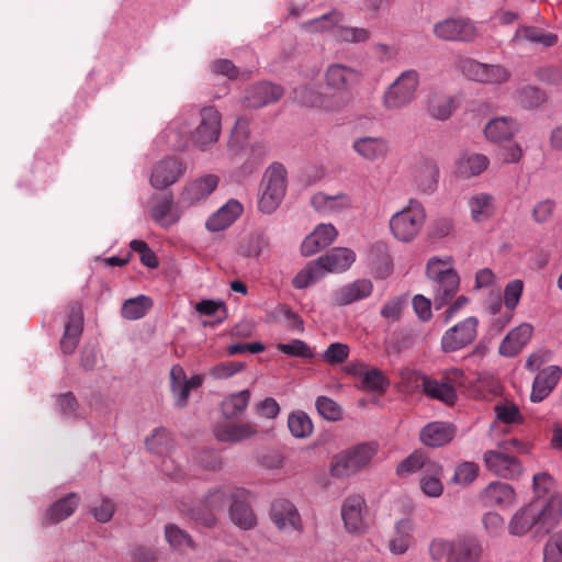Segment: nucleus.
<instances>
[{
  "instance_id": "obj_62",
  "label": "nucleus",
  "mask_w": 562,
  "mask_h": 562,
  "mask_svg": "<svg viewBox=\"0 0 562 562\" xmlns=\"http://www.w3.org/2000/svg\"><path fill=\"white\" fill-rule=\"evenodd\" d=\"M245 364L239 361H225L215 364L210 369V375L216 380L228 379L243 371Z\"/></svg>"
},
{
  "instance_id": "obj_59",
  "label": "nucleus",
  "mask_w": 562,
  "mask_h": 562,
  "mask_svg": "<svg viewBox=\"0 0 562 562\" xmlns=\"http://www.w3.org/2000/svg\"><path fill=\"white\" fill-rule=\"evenodd\" d=\"M494 411L496 418L504 424H520L524 419L518 406L513 402L496 404Z\"/></svg>"
},
{
  "instance_id": "obj_44",
  "label": "nucleus",
  "mask_w": 562,
  "mask_h": 562,
  "mask_svg": "<svg viewBox=\"0 0 562 562\" xmlns=\"http://www.w3.org/2000/svg\"><path fill=\"white\" fill-rule=\"evenodd\" d=\"M250 401V392L248 390L231 394L222 402V414L226 419L235 418L244 413Z\"/></svg>"
},
{
  "instance_id": "obj_5",
  "label": "nucleus",
  "mask_w": 562,
  "mask_h": 562,
  "mask_svg": "<svg viewBox=\"0 0 562 562\" xmlns=\"http://www.w3.org/2000/svg\"><path fill=\"white\" fill-rule=\"evenodd\" d=\"M460 372L454 370L441 376L432 379L423 373L406 370L402 372V379L414 384L415 387H422L423 392L430 398L438 400L447 405H453L457 401V381Z\"/></svg>"
},
{
  "instance_id": "obj_53",
  "label": "nucleus",
  "mask_w": 562,
  "mask_h": 562,
  "mask_svg": "<svg viewBox=\"0 0 562 562\" xmlns=\"http://www.w3.org/2000/svg\"><path fill=\"white\" fill-rule=\"evenodd\" d=\"M361 384L364 390L383 393L390 382L381 370L371 368L361 373Z\"/></svg>"
},
{
  "instance_id": "obj_64",
  "label": "nucleus",
  "mask_w": 562,
  "mask_h": 562,
  "mask_svg": "<svg viewBox=\"0 0 562 562\" xmlns=\"http://www.w3.org/2000/svg\"><path fill=\"white\" fill-rule=\"evenodd\" d=\"M543 562H562V532L555 533L546 544Z\"/></svg>"
},
{
  "instance_id": "obj_46",
  "label": "nucleus",
  "mask_w": 562,
  "mask_h": 562,
  "mask_svg": "<svg viewBox=\"0 0 562 562\" xmlns=\"http://www.w3.org/2000/svg\"><path fill=\"white\" fill-rule=\"evenodd\" d=\"M173 207L172 194L164 195L155 206L150 210L151 218L162 227H168L177 222V217L172 216Z\"/></svg>"
},
{
  "instance_id": "obj_2",
  "label": "nucleus",
  "mask_w": 562,
  "mask_h": 562,
  "mask_svg": "<svg viewBox=\"0 0 562 562\" xmlns=\"http://www.w3.org/2000/svg\"><path fill=\"white\" fill-rule=\"evenodd\" d=\"M529 445L518 439L505 440L496 449L487 450L483 454L486 469L494 475L514 480L522 473V465L516 454L528 453Z\"/></svg>"
},
{
  "instance_id": "obj_12",
  "label": "nucleus",
  "mask_w": 562,
  "mask_h": 562,
  "mask_svg": "<svg viewBox=\"0 0 562 562\" xmlns=\"http://www.w3.org/2000/svg\"><path fill=\"white\" fill-rule=\"evenodd\" d=\"M293 100L301 105L325 111H340L349 104L347 94H324L315 85H302L293 90Z\"/></svg>"
},
{
  "instance_id": "obj_27",
  "label": "nucleus",
  "mask_w": 562,
  "mask_h": 562,
  "mask_svg": "<svg viewBox=\"0 0 562 562\" xmlns=\"http://www.w3.org/2000/svg\"><path fill=\"white\" fill-rule=\"evenodd\" d=\"M218 184V177L215 175H205L191 183L182 191L180 202L184 205H192L206 199Z\"/></svg>"
},
{
  "instance_id": "obj_21",
  "label": "nucleus",
  "mask_w": 562,
  "mask_h": 562,
  "mask_svg": "<svg viewBox=\"0 0 562 562\" xmlns=\"http://www.w3.org/2000/svg\"><path fill=\"white\" fill-rule=\"evenodd\" d=\"M228 513L231 520L241 529H251L257 524L256 515L249 504V492L244 488H236Z\"/></svg>"
},
{
  "instance_id": "obj_39",
  "label": "nucleus",
  "mask_w": 562,
  "mask_h": 562,
  "mask_svg": "<svg viewBox=\"0 0 562 562\" xmlns=\"http://www.w3.org/2000/svg\"><path fill=\"white\" fill-rule=\"evenodd\" d=\"M269 237L263 232L257 231L240 241L238 254L244 258L258 259L269 251Z\"/></svg>"
},
{
  "instance_id": "obj_47",
  "label": "nucleus",
  "mask_w": 562,
  "mask_h": 562,
  "mask_svg": "<svg viewBox=\"0 0 562 562\" xmlns=\"http://www.w3.org/2000/svg\"><path fill=\"white\" fill-rule=\"evenodd\" d=\"M369 261L381 277L387 276L391 271L387 245L383 241L373 244L369 251Z\"/></svg>"
},
{
  "instance_id": "obj_31",
  "label": "nucleus",
  "mask_w": 562,
  "mask_h": 562,
  "mask_svg": "<svg viewBox=\"0 0 562 562\" xmlns=\"http://www.w3.org/2000/svg\"><path fill=\"white\" fill-rule=\"evenodd\" d=\"M244 207L237 200H228L214 212L206 221L205 227L210 232H220L229 227L243 213Z\"/></svg>"
},
{
  "instance_id": "obj_36",
  "label": "nucleus",
  "mask_w": 562,
  "mask_h": 562,
  "mask_svg": "<svg viewBox=\"0 0 562 562\" xmlns=\"http://www.w3.org/2000/svg\"><path fill=\"white\" fill-rule=\"evenodd\" d=\"M480 497L487 507L509 505L515 499V492L507 483L492 482L483 490Z\"/></svg>"
},
{
  "instance_id": "obj_24",
  "label": "nucleus",
  "mask_w": 562,
  "mask_h": 562,
  "mask_svg": "<svg viewBox=\"0 0 562 562\" xmlns=\"http://www.w3.org/2000/svg\"><path fill=\"white\" fill-rule=\"evenodd\" d=\"M456 436V427L445 422H431L424 426L419 432L423 445L439 448L449 443Z\"/></svg>"
},
{
  "instance_id": "obj_56",
  "label": "nucleus",
  "mask_w": 562,
  "mask_h": 562,
  "mask_svg": "<svg viewBox=\"0 0 562 562\" xmlns=\"http://www.w3.org/2000/svg\"><path fill=\"white\" fill-rule=\"evenodd\" d=\"M249 137V124L248 121L244 117H239L235 126L231 133L228 147L231 150H234L235 154L243 149L248 142Z\"/></svg>"
},
{
  "instance_id": "obj_50",
  "label": "nucleus",
  "mask_w": 562,
  "mask_h": 562,
  "mask_svg": "<svg viewBox=\"0 0 562 562\" xmlns=\"http://www.w3.org/2000/svg\"><path fill=\"white\" fill-rule=\"evenodd\" d=\"M342 20V13L334 10L319 18L308 21L304 24V27L310 32L330 31L334 34V29L337 26V24L341 23Z\"/></svg>"
},
{
  "instance_id": "obj_37",
  "label": "nucleus",
  "mask_w": 562,
  "mask_h": 562,
  "mask_svg": "<svg viewBox=\"0 0 562 562\" xmlns=\"http://www.w3.org/2000/svg\"><path fill=\"white\" fill-rule=\"evenodd\" d=\"M468 206L472 221L482 223L495 213V198L486 192H479L469 198Z\"/></svg>"
},
{
  "instance_id": "obj_26",
  "label": "nucleus",
  "mask_w": 562,
  "mask_h": 562,
  "mask_svg": "<svg viewBox=\"0 0 562 562\" xmlns=\"http://www.w3.org/2000/svg\"><path fill=\"white\" fill-rule=\"evenodd\" d=\"M439 168L428 159L419 161L413 170V183L422 194H431L438 184Z\"/></svg>"
},
{
  "instance_id": "obj_15",
  "label": "nucleus",
  "mask_w": 562,
  "mask_h": 562,
  "mask_svg": "<svg viewBox=\"0 0 562 562\" xmlns=\"http://www.w3.org/2000/svg\"><path fill=\"white\" fill-rule=\"evenodd\" d=\"M434 34L442 41L471 42L477 35L474 23L464 18H448L434 24Z\"/></svg>"
},
{
  "instance_id": "obj_7",
  "label": "nucleus",
  "mask_w": 562,
  "mask_h": 562,
  "mask_svg": "<svg viewBox=\"0 0 562 562\" xmlns=\"http://www.w3.org/2000/svg\"><path fill=\"white\" fill-rule=\"evenodd\" d=\"M236 488L232 485H222L209 490L196 505L188 509V515L203 526H214L217 514L232 503Z\"/></svg>"
},
{
  "instance_id": "obj_35",
  "label": "nucleus",
  "mask_w": 562,
  "mask_h": 562,
  "mask_svg": "<svg viewBox=\"0 0 562 562\" xmlns=\"http://www.w3.org/2000/svg\"><path fill=\"white\" fill-rule=\"evenodd\" d=\"M312 206L324 213H338L351 207L352 200L346 193L328 195L323 192L315 193L311 199Z\"/></svg>"
},
{
  "instance_id": "obj_60",
  "label": "nucleus",
  "mask_w": 562,
  "mask_h": 562,
  "mask_svg": "<svg viewBox=\"0 0 562 562\" xmlns=\"http://www.w3.org/2000/svg\"><path fill=\"white\" fill-rule=\"evenodd\" d=\"M277 349L284 355L290 357H299L303 359H308L314 356L310 346L300 339H293L288 344L280 342L277 345Z\"/></svg>"
},
{
  "instance_id": "obj_11",
  "label": "nucleus",
  "mask_w": 562,
  "mask_h": 562,
  "mask_svg": "<svg viewBox=\"0 0 562 562\" xmlns=\"http://www.w3.org/2000/svg\"><path fill=\"white\" fill-rule=\"evenodd\" d=\"M221 131V113L213 106H205L200 111L198 126L190 132V139L194 147L205 151L217 143Z\"/></svg>"
},
{
  "instance_id": "obj_48",
  "label": "nucleus",
  "mask_w": 562,
  "mask_h": 562,
  "mask_svg": "<svg viewBox=\"0 0 562 562\" xmlns=\"http://www.w3.org/2000/svg\"><path fill=\"white\" fill-rule=\"evenodd\" d=\"M514 40H526L531 43L541 44L544 47H550L557 44L558 36L552 33H543L537 27L526 26L516 31Z\"/></svg>"
},
{
  "instance_id": "obj_6",
  "label": "nucleus",
  "mask_w": 562,
  "mask_h": 562,
  "mask_svg": "<svg viewBox=\"0 0 562 562\" xmlns=\"http://www.w3.org/2000/svg\"><path fill=\"white\" fill-rule=\"evenodd\" d=\"M426 221V211L416 199H409L408 203L393 214L389 221L392 235L402 243L413 241L420 233Z\"/></svg>"
},
{
  "instance_id": "obj_43",
  "label": "nucleus",
  "mask_w": 562,
  "mask_h": 562,
  "mask_svg": "<svg viewBox=\"0 0 562 562\" xmlns=\"http://www.w3.org/2000/svg\"><path fill=\"white\" fill-rule=\"evenodd\" d=\"M456 110V103L451 95L435 93L428 99L427 111L436 120H448Z\"/></svg>"
},
{
  "instance_id": "obj_34",
  "label": "nucleus",
  "mask_w": 562,
  "mask_h": 562,
  "mask_svg": "<svg viewBox=\"0 0 562 562\" xmlns=\"http://www.w3.org/2000/svg\"><path fill=\"white\" fill-rule=\"evenodd\" d=\"M257 434L256 426L249 423H221L214 428V436L222 442H238Z\"/></svg>"
},
{
  "instance_id": "obj_51",
  "label": "nucleus",
  "mask_w": 562,
  "mask_h": 562,
  "mask_svg": "<svg viewBox=\"0 0 562 562\" xmlns=\"http://www.w3.org/2000/svg\"><path fill=\"white\" fill-rule=\"evenodd\" d=\"M288 428L296 438H306L313 431V424L304 412H294L288 417Z\"/></svg>"
},
{
  "instance_id": "obj_32",
  "label": "nucleus",
  "mask_w": 562,
  "mask_h": 562,
  "mask_svg": "<svg viewBox=\"0 0 562 562\" xmlns=\"http://www.w3.org/2000/svg\"><path fill=\"white\" fill-rule=\"evenodd\" d=\"M533 328L524 323L512 329L502 340L498 352L504 357H515L527 345L532 336Z\"/></svg>"
},
{
  "instance_id": "obj_38",
  "label": "nucleus",
  "mask_w": 562,
  "mask_h": 562,
  "mask_svg": "<svg viewBox=\"0 0 562 562\" xmlns=\"http://www.w3.org/2000/svg\"><path fill=\"white\" fill-rule=\"evenodd\" d=\"M518 131L516 122L508 116L492 119L484 128V134L490 142L501 143L510 139Z\"/></svg>"
},
{
  "instance_id": "obj_22",
  "label": "nucleus",
  "mask_w": 562,
  "mask_h": 562,
  "mask_svg": "<svg viewBox=\"0 0 562 562\" xmlns=\"http://www.w3.org/2000/svg\"><path fill=\"white\" fill-rule=\"evenodd\" d=\"M283 95V89L280 86L270 82H259L245 92L244 104L248 108L259 109L269 103L277 102Z\"/></svg>"
},
{
  "instance_id": "obj_13",
  "label": "nucleus",
  "mask_w": 562,
  "mask_h": 562,
  "mask_svg": "<svg viewBox=\"0 0 562 562\" xmlns=\"http://www.w3.org/2000/svg\"><path fill=\"white\" fill-rule=\"evenodd\" d=\"M460 69L469 79L482 83L501 85L510 77V72L501 65L483 64L471 58L462 59Z\"/></svg>"
},
{
  "instance_id": "obj_9",
  "label": "nucleus",
  "mask_w": 562,
  "mask_h": 562,
  "mask_svg": "<svg viewBox=\"0 0 562 562\" xmlns=\"http://www.w3.org/2000/svg\"><path fill=\"white\" fill-rule=\"evenodd\" d=\"M376 451L375 443L364 442L334 456L330 461V475L345 479L356 474L370 463Z\"/></svg>"
},
{
  "instance_id": "obj_54",
  "label": "nucleus",
  "mask_w": 562,
  "mask_h": 562,
  "mask_svg": "<svg viewBox=\"0 0 562 562\" xmlns=\"http://www.w3.org/2000/svg\"><path fill=\"white\" fill-rule=\"evenodd\" d=\"M337 41L346 43H363L369 40L370 31L364 27H348L337 24L334 29V35Z\"/></svg>"
},
{
  "instance_id": "obj_25",
  "label": "nucleus",
  "mask_w": 562,
  "mask_h": 562,
  "mask_svg": "<svg viewBox=\"0 0 562 562\" xmlns=\"http://www.w3.org/2000/svg\"><path fill=\"white\" fill-rule=\"evenodd\" d=\"M352 149L363 159L375 161L387 156L390 144L382 136H361L353 140Z\"/></svg>"
},
{
  "instance_id": "obj_19",
  "label": "nucleus",
  "mask_w": 562,
  "mask_h": 562,
  "mask_svg": "<svg viewBox=\"0 0 562 562\" xmlns=\"http://www.w3.org/2000/svg\"><path fill=\"white\" fill-rule=\"evenodd\" d=\"M83 330V314L79 302H71L67 306V322L65 331L60 340V349L64 353H72L79 341Z\"/></svg>"
},
{
  "instance_id": "obj_1",
  "label": "nucleus",
  "mask_w": 562,
  "mask_h": 562,
  "mask_svg": "<svg viewBox=\"0 0 562 562\" xmlns=\"http://www.w3.org/2000/svg\"><path fill=\"white\" fill-rule=\"evenodd\" d=\"M562 517V495L553 494L546 505L532 502L517 510L508 524L510 535L524 536L533 530L535 536L548 535Z\"/></svg>"
},
{
  "instance_id": "obj_23",
  "label": "nucleus",
  "mask_w": 562,
  "mask_h": 562,
  "mask_svg": "<svg viewBox=\"0 0 562 562\" xmlns=\"http://www.w3.org/2000/svg\"><path fill=\"white\" fill-rule=\"evenodd\" d=\"M356 260L355 252L349 248H334L326 255L316 259V263L323 271V277L326 273L344 272L351 267Z\"/></svg>"
},
{
  "instance_id": "obj_17",
  "label": "nucleus",
  "mask_w": 562,
  "mask_h": 562,
  "mask_svg": "<svg viewBox=\"0 0 562 562\" xmlns=\"http://www.w3.org/2000/svg\"><path fill=\"white\" fill-rule=\"evenodd\" d=\"M359 70L342 64L328 66L325 72V82L328 88L337 91L335 94H347L351 101L350 89L360 82Z\"/></svg>"
},
{
  "instance_id": "obj_57",
  "label": "nucleus",
  "mask_w": 562,
  "mask_h": 562,
  "mask_svg": "<svg viewBox=\"0 0 562 562\" xmlns=\"http://www.w3.org/2000/svg\"><path fill=\"white\" fill-rule=\"evenodd\" d=\"M166 539L170 547L178 551H186L188 548L193 547L191 537L175 525L166 526Z\"/></svg>"
},
{
  "instance_id": "obj_3",
  "label": "nucleus",
  "mask_w": 562,
  "mask_h": 562,
  "mask_svg": "<svg viewBox=\"0 0 562 562\" xmlns=\"http://www.w3.org/2000/svg\"><path fill=\"white\" fill-rule=\"evenodd\" d=\"M428 553L432 561L446 562H480L483 554L481 541L471 536L458 537L454 540L435 538L428 546Z\"/></svg>"
},
{
  "instance_id": "obj_58",
  "label": "nucleus",
  "mask_w": 562,
  "mask_h": 562,
  "mask_svg": "<svg viewBox=\"0 0 562 562\" xmlns=\"http://www.w3.org/2000/svg\"><path fill=\"white\" fill-rule=\"evenodd\" d=\"M195 311L201 315L216 317V323L227 317V307L222 301L202 300L195 304Z\"/></svg>"
},
{
  "instance_id": "obj_45",
  "label": "nucleus",
  "mask_w": 562,
  "mask_h": 562,
  "mask_svg": "<svg viewBox=\"0 0 562 562\" xmlns=\"http://www.w3.org/2000/svg\"><path fill=\"white\" fill-rule=\"evenodd\" d=\"M151 306L153 301L150 297L146 295H138L137 297L128 299L123 303L121 314L125 319L135 321L143 318Z\"/></svg>"
},
{
  "instance_id": "obj_33",
  "label": "nucleus",
  "mask_w": 562,
  "mask_h": 562,
  "mask_svg": "<svg viewBox=\"0 0 562 562\" xmlns=\"http://www.w3.org/2000/svg\"><path fill=\"white\" fill-rule=\"evenodd\" d=\"M372 291L373 284L369 279H358L336 290L334 300L338 305H348L369 297Z\"/></svg>"
},
{
  "instance_id": "obj_61",
  "label": "nucleus",
  "mask_w": 562,
  "mask_h": 562,
  "mask_svg": "<svg viewBox=\"0 0 562 562\" xmlns=\"http://www.w3.org/2000/svg\"><path fill=\"white\" fill-rule=\"evenodd\" d=\"M316 408L322 417L327 420H339L342 415L340 406L327 396H318L316 400Z\"/></svg>"
},
{
  "instance_id": "obj_52",
  "label": "nucleus",
  "mask_w": 562,
  "mask_h": 562,
  "mask_svg": "<svg viewBox=\"0 0 562 562\" xmlns=\"http://www.w3.org/2000/svg\"><path fill=\"white\" fill-rule=\"evenodd\" d=\"M321 278H323V271H321L316 260H312L295 274L292 279V285L297 290H302L310 286Z\"/></svg>"
},
{
  "instance_id": "obj_30",
  "label": "nucleus",
  "mask_w": 562,
  "mask_h": 562,
  "mask_svg": "<svg viewBox=\"0 0 562 562\" xmlns=\"http://www.w3.org/2000/svg\"><path fill=\"white\" fill-rule=\"evenodd\" d=\"M560 367L549 366L541 370L535 378L530 400L533 403L543 401L555 387L561 379Z\"/></svg>"
},
{
  "instance_id": "obj_28",
  "label": "nucleus",
  "mask_w": 562,
  "mask_h": 562,
  "mask_svg": "<svg viewBox=\"0 0 562 562\" xmlns=\"http://www.w3.org/2000/svg\"><path fill=\"white\" fill-rule=\"evenodd\" d=\"M337 231L331 224H319L305 237L301 245V252L308 257L329 246L336 238Z\"/></svg>"
},
{
  "instance_id": "obj_41",
  "label": "nucleus",
  "mask_w": 562,
  "mask_h": 562,
  "mask_svg": "<svg viewBox=\"0 0 562 562\" xmlns=\"http://www.w3.org/2000/svg\"><path fill=\"white\" fill-rule=\"evenodd\" d=\"M457 171L465 178L482 173L490 165L488 158L483 154H462L457 160Z\"/></svg>"
},
{
  "instance_id": "obj_29",
  "label": "nucleus",
  "mask_w": 562,
  "mask_h": 562,
  "mask_svg": "<svg viewBox=\"0 0 562 562\" xmlns=\"http://www.w3.org/2000/svg\"><path fill=\"white\" fill-rule=\"evenodd\" d=\"M414 522L404 518L394 525V531L387 541V548L394 555H403L414 544Z\"/></svg>"
},
{
  "instance_id": "obj_63",
  "label": "nucleus",
  "mask_w": 562,
  "mask_h": 562,
  "mask_svg": "<svg viewBox=\"0 0 562 562\" xmlns=\"http://www.w3.org/2000/svg\"><path fill=\"white\" fill-rule=\"evenodd\" d=\"M518 100L525 108H537L546 100L544 93L535 87H525L518 91Z\"/></svg>"
},
{
  "instance_id": "obj_20",
  "label": "nucleus",
  "mask_w": 562,
  "mask_h": 562,
  "mask_svg": "<svg viewBox=\"0 0 562 562\" xmlns=\"http://www.w3.org/2000/svg\"><path fill=\"white\" fill-rule=\"evenodd\" d=\"M270 518L276 527L284 532H301L302 519L297 508L288 499H276L270 509Z\"/></svg>"
},
{
  "instance_id": "obj_8",
  "label": "nucleus",
  "mask_w": 562,
  "mask_h": 562,
  "mask_svg": "<svg viewBox=\"0 0 562 562\" xmlns=\"http://www.w3.org/2000/svg\"><path fill=\"white\" fill-rule=\"evenodd\" d=\"M286 191V170L279 164H272L265 172L258 200V209L265 214L273 213L281 204Z\"/></svg>"
},
{
  "instance_id": "obj_4",
  "label": "nucleus",
  "mask_w": 562,
  "mask_h": 562,
  "mask_svg": "<svg viewBox=\"0 0 562 562\" xmlns=\"http://www.w3.org/2000/svg\"><path fill=\"white\" fill-rule=\"evenodd\" d=\"M426 274L431 282L432 303L436 310L441 308L452 300L459 290L460 278L452 267L451 259L441 260L430 258L427 263Z\"/></svg>"
},
{
  "instance_id": "obj_18",
  "label": "nucleus",
  "mask_w": 562,
  "mask_h": 562,
  "mask_svg": "<svg viewBox=\"0 0 562 562\" xmlns=\"http://www.w3.org/2000/svg\"><path fill=\"white\" fill-rule=\"evenodd\" d=\"M186 165L176 157L159 160L151 170L149 182L153 188L162 190L176 183L186 172Z\"/></svg>"
},
{
  "instance_id": "obj_49",
  "label": "nucleus",
  "mask_w": 562,
  "mask_h": 562,
  "mask_svg": "<svg viewBox=\"0 0 562 562\" xmlns=\"http://www.w3.org/2000/svg\"><path fill=\"white\" fill-rule=\"evenodd\" d=\"M434 462L435 461L426 458L423 452L415 451L397 465L396 473L401 476H404L417 471H422L423 474L426 471V465Z\"/></svg>"
},
{
  "instance_id": "obj_16",
  "label": "nucleus",
  "mask_w": 562,
  "mask_h": 562,
  "mask_svg": "<svg viewBox=\"0 0 562 562\" xmlns=\"http://www.w3.org/2000/svg\"><path fill=\"white\" fill-rule=\"evenodd\" d=\"M341 518L349 533H363L367 529V504L361 495L355 494L345 498L341 505Z\"/></svg>"
},
{
  "instance_id": "obj_14",
  "label": "nucleus",
  "mask_w": 562,
  "mask_h": 562,
  "mask_svg": "<svg viewBox=\"0 0 562 562\" xmlns=\"http://www.w3.org/2000/svg\"><path fill=\"white\" fill-rule=\"evenodd\" d=\"M479 319L470 316L447 329L441 337V349L454 352L472 344L477 335Z\"/></svg>"
},
{
  "instance_id": "obj_42",
  "label": "nucleus",
  "mask_w": 562,
  "mask_h": 562,
  "mask_svg": "<svg viewBox=\"0 0 562 562\" xmlns=\"http://www.w3.org/2000/svg\"><path fill=\"white\" fill-rule=\"evenodd\" d=\"M422 474L420 488L429 497H439L443 492L441 483L442 468L439 463H428Z\"/></svg>"
},
{
  "instance_id": "obj_40",
  "label": "nucleus",
  "mask_w": 562,
  "mask_h": 562,
  "mask_svg": "<svg viewBox=\"0 0 562 562\" xmlns=\"http://www.w3.org/2000/svg\"><path fill=\"white\" fill-rule=\"evenodd\" d=\"M79 496L76 493H70L65 497L55 502L45 515V521L49 524H57L72 515L79 505Z\"/></svg>"
},
{
  "instance_id": "obj_55",
  "label": "nucleus",
  "mask_w": 562,
  "mask_h": 562,
  "mask_svg": "<svg viewBox=\"0 0 562 562\" xmlns=\"http://www.w3.org/2000/svg\"><path fill=\"white\" fill-rule=\"evenodd\" d=\"M145 445L148 451L156 454H162L169 450L171 438L167 429L157 428L145 439Z\"/></svg>"
},
{
  "instance_id": "obj_10",
  "label": "nucleus",
  "mask_w": 562,
  "mask_h": 562,
  "mask_svg": "<svg viewBox=\"0 0 562 562\" xmlns=\"http://www.w3.org/2000/svg\"><path fill=\"white\" fill-rule=\"evenodd\" d=\"M419 86V75L416 70L403 71L384 91L381 104L384 110L393 112L402 110L412 103Z\"/></svg>"
}]
</instances>
